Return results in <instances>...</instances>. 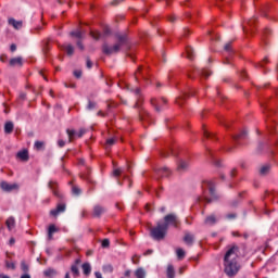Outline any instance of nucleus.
<instances>
[{"mask_svg":"<svg viewBox=\"0 0 278 278\" xmlns=\"http://www.w3.org/2000/svg\"><path fill=\"white\" fill-rule=\"evenodd\" d=\"M240 248L238 245H228L224 255V273L227 277H236L240 273V262H238V253Z\"/></svg>","mask_w":278,"mask_h":278,"instance_id":"nucleus-1","label":"nucleus"},{"mask_svg":"<svg viewBox=\"0 0 278 278\" xmlns=\"http://www.w3.org/2000/svg\"><path fill=\"white\" fill-rule=\"evenodd\" d=\"M203 197L200 201H206V203H212V201H216L218 197L216 195V189L214 186V181L204 180L202 182Z\"/></svg>","mask_w":278,"mask_h":278,"instance_id":"nucleus-2","label":"nucleus"},{"mask_svg":"<svg viewBox=\"0 0 278 278\" xmlns=\"http://www.w3.org/2000/svg\"><path fill=\"white\" fill-rule=\"evenodd\" d=\"M167 231L168 229L162 223L159 222L156 224V227L150 230V233L154 240H164V238H166Z\"/></svg>","mask_w":278,"mask_h":278,"instance_id":"nucleus-3","label":"nucleus"},{"mask_svg":"<svg viewBox=\"0 0 278 278\" xmlns=\"http://www.w3.org/2000/svg\"><path fill=\"white\" fill-rule=\"evenodd\" d=\"M125 37H119V41L118 43L114 45L113 47H109L108 45L103 46V53H105L106 55H112V53H118V51H121V47H123V45H125Z\"/></svg>","mask_w":278,"mask_h":278,"instance_id":"nucleus-4","label":"nucleus"},{"mask_svg":"<svg viewBox=\"0 0 278 278\" xmlns=\"http://www.w3.org/2000/svg\"><path fill=\"white\" fill-rule=\"evenodd\" d=\"M165 229H168V227H179V219L177 218V215L175 214H168L164 217V224Z\"/></svg>","mask_w":278,"mask_h":278,"instance_id":"nucleus-5","label":"nucleus"},{"mask_svg":"<svg viewBox=\"0 0 278 278\" xmlns=\"http://www.w3.org/2000/svg\"><path fill=\"white\" fill-rule=\"evenodd\" d=\"M0 188L4 192H12V190H18V185L17 184H10L8 181H1L0 182Z\"/></svg>","mask_w":278,"mask_h":278,"instance_id":"nucleus-6","label":"nucleus"},{"mask_svg":"<svg viewBox=\"0 0 278 278\" xmlns=\"http://www.w3.org/2000/svg\"><path fill=\"white\" fill-rule=\"evenodd\" d=\"M84 134H86V130H84V129H80L78 132L75 130L67 129L70 142H73V140H75V138H81L84 136Z\"/></svg>","mask_w":278,"mask_h":278,"instance_id":"nucleus-7","label":"nucleus"},{"mask_svg":"<svg viewBox=\"0 0 278 278\" xmlns=\"http://www.w3.org/2000/svg\"><path fill=\"white\" fill-rule=\"evenodd\" d=\"M106 212L105 207L101 205H94L92 211L93 218H100V216H103V213Z\"/></svg>","mask_w":278,"mask_h":278,"instance_id":"nucleus-8","label":"nucleus"},{"mask_svg":"<svg viewBox=\"0 0 278 278\" xmlns=\"http://www.w3.org/2000/svg\"><path fill=\"white\" fill-rule=\"evenodd\" d=\"M63 212H66V204L60 203L56 205V208L50 212V214L51 216H58V214H62Z\"/></svg>","mask_w":278,"mask_h":278,"instance_id":"nucleus-9","label":"nucleus"},{"mask_svg":"<svg viewBox=\"0 0 278 278\" xmlns=\"http://www.w3.org/2000/svg\"><path fill=\"white\" fill-rule=\"evenodd\" d=\"M165 103H167V100L165 98H162L161 100H157V99L151 100V105L155 108L156 112H160V105H165Z\"/></svg>","mask_w":278,"mask_h":278,"instance_id":"nucleus-10","label":"nucleus"},{"mask_svg":"<svg viewBox=\"0 0 278 278\" xmlns=\"http://www.w3.org/2000/svg\"><path fill=\"white\" fill-rule=\"evenodd\" d=\"M16 157H18V160H22V162H28L29 152L27 150L20 151L17 152Z\"/></svg>","mask_w":278,"mask_h":278,"instance_id":"nucleus-11","label":"nucleus"},{"mask_svg":"<svg viewBox=\"0 0 278 278\" xmlns=\"http://www.w3.org/2000/svg\"><path fill=\"white\" fill-rule=\"evenodd\" d=\"M60 231V228H58L55 225H50L48 228V240H53V235L58 233Z\"/></svg>","mask_w":278,"mask_h":278,"instance_id":"nucleus-12","label":"nucleus"},{"mask_svg":"<svg viewBox=\"0 0 278 278\" xmlns=\"http://www.w3.org/2000/svg\"><path fill=\"white\" fill-rule=\"evenodd\" d=\"M49 188H50V190H52L54 197H59V198L62 197L60 194V192L58 191V182L56 181L50 180Z\"/></svg>","mask_w":278,"mask_h":278,"instance_id":"nucleus-13","label":"nucleus"},{"mask_svg":"<svg viewBox=\"0 0 278 278\" xmlns=\"http://www.w3.org/2000/svg\"><path fill=\"white\" fill-rule=\"evenodd\" d=\"M184 242L189 247H192V243L194 242V235L190 232L185 233Z\"/></svg>","mask_w":278,"mask_h":278,"instance_id":"nucleus-14","label":"nucleus"},{"mask_svg":"<svg viewBox=\"0 0 278 278\" xmlns=\"http://www.w3.org/2000/svg\"><path fill=\"white\" fill-rule=\"evenodd\" d=\"M61 49H63V51H66L67 55H73V53H75V48L71 43L63 45Z\"/></svg>","mask_w":278,"mask_h":278,"instance_id":"nucleus-15","label":"nucleus"},{"mask_svg":"<svg viewBox=\"0 0 278 278\" xmlns=\"http://www.w3.org/2000/svg\"><path fill=\"white\" fill-rule=\"evenodd\" d=\"M81 269L86 277H88L92 273V266H90V263H84L81 265Z\"/></svg>","mask_w":278,"mask_h":278,"instance_id":"nucleus-16","label":"nucleus"},{"mask_svg":"<svg viewBox=\"0 0 278 278\" xmlns=\"http://www.w3.org/2000/svg\"><path fill=\"white\" fill-rule=\"evenodd\" d=\"M9 25H12V27H14V29H21V27H23V22L16 21L14 18H9Z\"/></svg>","mask_w":278,"mask_h":278,"instance_id":"nucleus-17","label":"nucleus"},{"mask_svg":"<svg viewBox=\"0 0 278 278\" xmlns=\"http://www.w3.org/2000/svg\"><path fill=\"white\" fill-rule=\"evenodd\" d=\"M5 225L9 229V231H12L14 229V227H16V220L14 219V217H9L5 222Z\"/></svg>","mask_w":278,"mask_h":278,"instance_id":"nucleus-18","label":"nucleus"},{"mask_svg":"<svg viewBox=\"0 0 278 278\" xmlns=\"http://www.w3.org/2000/svg\"><path fill=\"white\" fill-rule=\"evenodd\" d=\"M139 118H140V121H151V114H149V112H147L144 109H142L139 112Z\"/></svg>","mask_w":278,"mask_h":278,"instance_id":"nucleus-19","label":"nucleus"},{"mask_svg":"<svg viewBox=\"0 0 278 278\" xmlns=\"http://www.w3.org/2000/svg\"><path fill=\"white\" fill-rule=\"evenodd\" d=\"M23 66V58L17 56L10 60V66Z\"/></svg>","mask_w":278,"mask_h":278,"instance_id":"nucleus-20","label":"nucleus"},{"mask_svg":"<svg viewBox=\"0 0 278 278\" xmlns=\"http://www.w3.org/2000/svg\"><path fill=\"white\" fill-rule=\"evenodd\" d=\"M135 277L137 278H146L147 277V271L144 270V268L139 267L135 270Z\"/></svg>","mask_w":278,"mask_h":278,"instance_id":"nucleus-21","label":"nucleus"},{"mask_svg":"<svg viewBox=\"0 0 278 278\" xmlns=\"http://www.w3.org/2000/svg\"><path fill=\"white\" fill-rule=\"evenodd\" d=\"M12 131H14V123L7 122L4 124V134H12Z\"/></svg>","mask_w":278,"mask_h":278,"instance_id":"nucleus-22","label":"nucleus"},{"mask_svg":"<svg viewBox=\"0 0 278 278\" xmlns=\"http://www.w3.org/2000/svg\"><path fill=\"white\" fill-rule=\"evenodd\" d=\"M166 275L167 278H175V266L172 264L167 265Z\"/></svg>","mask_w":278,"mask_h":278,"instance_id":"nucleus-23","label":"nucleus"},{"mask_svg":"<svg viewBox=\"0 0 278 278\" xmlns=\"http://www.w3.org/2000/svg\"><path fill=\"white\" fill-rule=\"evenodd\" d=\"M205 225H216V216L210 215L205 218Z\"/></svg>","mask_w":278,"mask_h":278,"instance_id":"nucleus-24","label":"nucleus"},{"mask_svg":"<svg viewBox=\"0 0 278 278\" xmlns=\"http://www.w3.org/2000/svg\"><path fill=\"white\" fill-rule=\"evenodd\" d=\"M186 53H187L188 60H194V50L192 49V47H187Z\"/></svg>","mask_w":278,"mask_h":278,"instance_id":"nucleus-25","label":"nucleus"},{"mask_svg":"<svg viewBox=\"0 0 278 278\" xmlns=\"http://www.w3.org/2000/svg\"><path fill=\"white\" fill-rule=\"evenodd\" d=\"M270 173V165H263L260 169V175H268Z\"/></svg>","mask_w":278,"mask_h":278,"instance_id":"nucleus-26","label":"nucleus"},{"mask_svg":"<svg viewBox=\"0 0 278 278\" xmlns=\"http://www.w3.org/2000/svg\"><path fill=\"white\" fill-rule=\"evenodd\" d=\"M159 175H162V177H168L170 175V169H168V167H163L159 170Z\"/></svg>","mask_w":278,"mask_h":278,"instance_id":"nucleus-27","label":"nucleus"},{"mask_svg":"<svg viewBox=\"0 0 278 278\" xmlns=\"http://www.w3.org/2000/svg\"><path fill=\"white\" fill-rule=\"evenodd\" d=\"M71 271L75 278L79 277V267L77 265H72Z\"/></svg>","mask_w":278,"mask_h":278,"instance_id":"nucleus-28","label":"nucleus"},{"mask_svg":"<svg viewBox=\"0 0 278 278\" xmlns=\"http://www.w3.org/2000/svg\"><path fill=\"white\" fill-rule=\"evenodd\" d=\"M176 255L178 260H184L186 257V251H184V249H177Z\"/></svg>","mask_w":278,"mask_h":278,"instance_id":"nucleus-29","label":"nucleus"},{"mask_svg":"<svg viewBox=\"0 0 278 278\" xmlns=\"http://www.w3.org/2000/svg\"><path fill=\"white\" fill-rule=\"evenodd\" d=\"M43 275H45L46 277H54V275H56V271H55V269L49 268V269H46V270L43 271Z\"/></svg>","mask_w":278,"mask_h":278,"instance_id":"nucleus-30","label":"nucleus"},{"mask_svg":"<svg viewBox=\"0 0 278 278\" xmlns=\"http://www.w3.org/2000/svg\"><path fill=\"white\" fill-rule=\"evenodd\" d=\"M90 36H91V38H93V40H99L101 38V33H99L97 30H91Z\"/></svg>","mask_w":278,"mask_h":278,"instance_id":"nucleus-31","label":"nucleus"},{"mask_svg":"<svg viewBox=\"0 0 278 278\" xmlns=\"http://www.w3.org/2000/svg\"><path fill=\"white\" fill-rule=\"evenodd\" d=\"M135 94L137 97V102L135 104V108H140V89H135Z\"/></svg>","mask_w":278,"mask_h":278,"instance_id":"nucleus-32","label":"nucleus"},{"mask_svg":"<svg viewBox=\"0 0 278 278\" xmlns=\"http://www.w3.org/2000/svg\"><path fill=\"white\" fill-rule=\"evenodd\" d=\"M71 36H74V38H78V40H81V38H84V34L80 30L72 31Z\"/></svg>","mask_w":278,"mask_h":278,"instance_id":"nucleus-33","label":"nucleus"},{"mask_svg":"<svg viewBox=\"0 0 278 278\" xmlns=\"http://www.w3.org/2000/svg\"><path fill=\"white\" fill-rule=\"evenodd\" d=\"M188 168V162L180 161L178 164V170H186Z\"/></svg>","mask_w":278,"mask_h":278,"instance_id":"nucleus-34","label":"nucleus"},{"mask_svg":"<svg viewBox=\"0 0 278 278\" xmlns=\"http://www.w3.org/2000/svg\"><path fill=\"white\" fill-rule=\"evenodd\" d=\"M21 268H22L23 273H29V265H27V263H25V261L21 262Z\"/></svg>","mask_w":278,"mask_h":278,"instance_id":"nucleus-35","label":"nucleus"},{"mask_svg":"<svg viewBox=\"0 0 278 278\" xmlns=\"http://www.w3.org/2000/svg\"><path fill=\"white\" fill-rule=\"evenodd\" d=\"M200 75H202V77H210L212 75V72H210V70L204 68L200 72Z\"/></svg>","mask_w":278,"mask_h":278,"instance_id":"nucleus-36","label":"nucleus"},{"mask_svg":"<svg viewBox=\"0 0 278 278\" xmlns=\"http://www.w3.org/2000/svg\"><path fill=\"white\" fill-rule=\"evenodd\" d=\"M43 148H45V142H42V141L35 142V149H37V151H40Z\"/></svg>","mask_w":278,"mask_h":278,"instance_id":"nucleus-37","label":"nucleus"},{"mask_svg":"<svg viewBox=\"0 0 278 278\" xmlns=\"http://www.w3.org/2000/svg\"><path fill=\"white\" fill-rule=\"evenodd\" d=\"M242 138H247V130H243L239 135L233 137L235 140H240Z\"/></svg>","mask_w":278,"mask_h":278,"instance_id":"nucleus-38","label":"nucleus"},{"mask_svg":"<svg viewBox=\"0 0 278 278\" xmlns=\"http://www.w3.org/2000/svg\"><path fill=\"white\" fill-rule=\"evenodd\" d=\"M5 267L10 268L11 270H15L16 265L10 261H5Z\"/></svg>","mask_w":278,"mask_h":278,"instance_id":"nucleus-39","label":"nucleus"},{"mask_svg":"<svg viewBox=\"0 0 278 278\" xmlns=\"http://www.w3.org/2000/svg\"><path fill=\"white\" fill-rule=\"evenodd\" d=\"M101 247L102 249H108L110 247V239H103Z\"/></svg>","mask_w":278,"mask_h":278,"instance_id":"nucleus-40","label":"nucleus"},{"mask_svg":"<svg viewBox=\"0 0 278 278\" xmlns=\"http://www.w3.org/2000/svg\"><path fill=\"white\" fill-rule=\"evenodd\" d=\"M72 192L73 194L79 195L81 194V189H79L78 187H73Z\"/></svg>","mask_w":278,"mask_h":278,"instance_id":"nucleus-41","label":"nucleus"},{"mask_svg":"<svg viewBox=\"0 0 278 278\" xmlns=\"http://www.w3.org/2000/svg\"><path fill=\"white\" fill-rule=\"evenodd\" d=\"M108 147H112L113 144H116V139L115 138H110L106 140Z\"/></svg>","mask_w":278,"mask_h":278,"instance_id":"nucleus-42","label":"nucleus"},{"mask_svg":"<svg viewBox=\"0 0 278 278\" xmlns=\"http://www.w3.org/2000/svg\"><path fill=\"white\" fill-rule=\"evenodd\" d=\"M122 173H123V169L121 168H116L113 170L114 177H121Z\"/></svg>","mask_w":278,"mask_h":278,"instance_id":"nucleus-43","label":"nucleus"},{"mask_svg":"<svg viewBox=\"0 0 278 278\" xmlns=\"http://www.w3.org/2000/svg\"><path fill=\"white\" fill-rule=\"evenodd\" d=\"M184 101H185V98H184V97H178V98L176 99L177 105H184Z\"/></svg>","mask_w":278,"mask_h":278,"instance_id":"nucleus-44","label":"nucleus"},{"mask_svg":"<svg viewBox=\"0 0 278 278\" xmlns=\"http://www.w3.org/2000/svg\"><path fill=\"white\" fill-rule=\"evenodd\" d=\"M131 260H132V264H140V256L134 255Z\"/></svg>","mask_w":278,"mask_h":278,"instance_id":"nucleus-45","label":"nucleus"},{"mask_svg":"<svg viewBox=\"0 0 278 278\" xmlns=\"http://www.w3.org/2000/svg\"><path fill=\"white\" fill-rule=\"evenodd\" d=\"M266 64H268V59L267 58H265L261 63H258V66L261 68H264V66H266Z\"/></svg>","mask_w":278,"mask_h":278,"instance_id":"nucleus-46","label":"nucleus"},{"mask_svg":"<svg viewBox=\"0 0 278 278\" xmlns=\"http://www.w3.org/2000/svg\"><path fill=\"white\" fill-rule=\"evenodd\" d=\"M94 108H97V103H96V102H92V101H89V103H88V110H94Z\"/></svg>","mask_w":278,"mask_h":278,"instance_id":"nucleus-47","label":"nucleus"},{"mask_svg":"<svg viewBox=\"0 0 278 278\" xmlns=\"http://www.w3.org/2000/svg\"><path fill=\"white\" fill-rule=\"evenodd\" d=\"M224 49L225 51H228V52L231 51V42L226 43Z\"/></svg>","mask_w":278,"mask_h":278,"instance_id":"nucleus-48","label":"nucleus"},{"mask_svg":"<svg viewBox=\"0 0 278 278\" xmlns=\"http://www.w3.org/2000/svg\"><path fill=\"white\" fill-rule=\"evenodd\" d=\"M74 76L79 79V77H81V71H75L74 72Z\"/></svg>","mask_w":278,"mask_h":278,"instance_id":"nucleus-49","label":"nucleus"},{"mask_svg":"<svg viewBox=\"0 0 278 278\" xmlns=\"http://www.w3.org/2000/svg\"><path fill=\"white\" fill-rule=\"evenodd\" d=\"M77 47L80 49V51H84V43H81V40L77 41Z\"/></svg>","mask_w":278,"mask_h":278,"instance_id":"nucleus-50","label":"nucleus"},{"mask_svg":"<svg viewBox=\"0 0 278 278\" xmlns=\"http://www.w3.org/2000/svg\"><path fill=\"white\" fill-rule=\"evenodd\" d=\"M87 68H92V61L90 59H87Z\"/></svg>","mask_w":278,"mask_h":278,"instance_id":"nucleus-51","label":"nucleus"},{"mask_svg":"<svg viewBox=\"0 0 278 278\" xmlns=\"http://www.w3.org/2000/svg\"><path fill=\"white\" fill-rule=\"evenodd\" d=\"M64 144H66V142H64V140L61 139V140L58 141V146L60 148L64 147Z\"/></svg>","mask_w":278,"mask_h":278,"instance_id":"nucleus-52","label":"nucleus"},{"mask_svg":"<svg viewBox=\"0 0 278 278\" xmlns=\"http://www.w3.org/2000/svg\"><path fill=\"white\" fill-rule=\"evenodd\" d=\"M253 23H255V18L249 20L248 22L249 27H253Z\"/></svg>","mask_w":278,"mask_h":278,"instance_id":"nucleus-53","label":"nucleus"},{"mask_svg":"<svg viewBox=\"0 0 278 278\" xmlns=\"http://www.w3.org/2000/svg\"><path fill=\"white\" fill-rule=\"evenodd\" d=\"M178 273H179V275H184V273H186V267H180L178 269Z\"/></svg>","mask_w":278,"mask_h":278,"instance_id":"nucleus-54","label":"nucleus"},{"mask_svg":"<svg viewBox=\"0 0 278 278\" xmlns=\"http://www.w3.org/2000/svg\"><path fill=\"white\" fill-rule=\"evenodd\" d=\"M94 275L96 278H104L103 275H101V271H96Z\"/></svg>","mask_w":278,"mask_h":278,"instance_id":"nucleus-55","label":"nucleus"},{"mask_svg":"<svg viewBox=\"0 0 278 278\" xmlns=\"http://www.w3.org/2000/svg\"><path fill=\"white\" fill-rule=\"evenodd\" d=\"M204 138H212V135L207 130H204Z\"/></svg>","mask_w":278,"mask_h":278,"instance_id":"nucleus-56","label":"nucleus"},{"mask_svg":"<svg viewBox=\"0 0 278 278\" xmlns=\"http://www.w3.org/2000/svg\"><path fill=\"white\" fill-rule=\"evenodd\" d=\"M10 50L12 51V53H14V51H16V45L12 43Z\"/></svg>","mask_w":278,"mask_h":278,"instance_id":"nucleus-57","label":"nucleus"},{"mask_svg":"<svg viewBox=\"0 0 278 278\" xmlns=\"http://www.w3.org/2000/svg\"><path fill=\"white\" fill-rule=\"evenodd\" d=\"M140 71H142V67H139L138 71L136 72V79H138L139 75H140Z\"/></svg>","mask_w":278,"mask_h":278,"instance_id":"nucleus-58","label":"nucleus"},{"mask_svg":"<svg viewBox=\"0 0 278 278\" xmlns=\"http://www.w3.org/2000/svg\"><path fill=\"white\" fill-rule=\"evenodd\" d=\"M168 21H169L170 23H175V15L169 16V17H168Z\"/></svg>","mask_w":278,"mask_h":278,"instance_id":"nucleus-59","label":"nucleus"},{"mask_svg":"<svg viewBox=\"0 0 278 278\" xmlns=\"http://www.w3.org/2000/svg\"><path fill=\"white\" fill-rule=\"evenodd\" d=\"M21 278H31V276L29 274H24L21 276Z\"/></svg>","mask_w":278,"mask_h":278,"instance_id":"nucleus-60","label":"nucleus"},{"mask_svg":"<svg viewBox=\"0 0 278 278\" xmlns=\"http://www.w3.org/2000/svg\"><path fill=\"white\" fill-rule=\"evenodd\" d=\"M230 177H236V169H232V170L230 172Z\"/></svg>","mask_w":278,"mask_h":278,"instance_id":"nucleus-61","label":"nucleus"},{"mask_svg":"<svg viewBox=\"0 0 278 278\" xmlns=\"http://www.w3.org/2000/svg\"><path fill=\"white\" fill-rule=\"evenodd\" d=\"M14 242H16V241L14 240V238H11L10 241H9V244L12 247V244H14Z\"/></svg>","mask_w":278,"mask_h":278,"instance_id":"nucleus-62","label":"nucleus"},{"mask_svg":"<svg viewBox=\"0 0 278 278\" xmlns=\"http://www.w3.org/2000/svg\"><path fill=\"white\" fill-rule=\"evenodd\" d=\"M227 218H236V214H228Z\"/></svg>","mask_w":278,"mask_h":278,"instance_id":"nucleus-63","label":"nucleus"},{"mask_svg":"<svg viewBox=\"0 0 278 278\" xmlns=\"http://www.w3.org/2000/svg\"><path fill=\"white\" fill-rule=\"evenodd\" d=\"M0 278H10V276H8L5 274H0Z\"/></svg>","mask_w":278,"mask_h":278,"instance_id":"nucleus-64","label":"nucleus"}]
</instances>
